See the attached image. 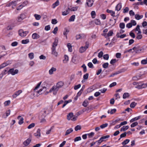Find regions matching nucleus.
Here are the masks:
<instances>
[{"mask_svg":"<svg viewBox=\"0 0 147 147\" xmlns=\"http://www.w3.org/2000/svg\"><path fill=\"white\" fill-rule=\"evenodd\" d=\"M58 42V39L57 38H55L54 42L53 44L52 48L51 53L55 57L58 56V53L56 51V47L57 45Z\"/></svg>","mask_w":147,"mask_h":147,"instance_id":"1","label":"nucleus"},{"mask_svg":"<svg viewBox=\"0 0 147 147\" xmlns=\"http://www.w3.org/2000/svg\"><path fill=\"white\" fill-rule=\"evenodd\" d=\"M47 90V88L45 86H43L39 90L35 91L34 93V94L36 96H38L40 95L41 94L44 93Z\"/></svg>","mask_w":147,"mask_h":147,"instance_id":"2","label":"nucleus"},{"mask_svg":"<svg viewBox=\"0 0 147 147\" xmlns=\"http://www.w3.org/2000/svg\"><path fill=\"white\" fill-rule=\"evenodd\" d=\"M89 46V43L88 42H86V45L85 47H81L79 49L80 53H82L84 52L88 48Z\"/></svg>","mask_w":147,"mask_h":147,"instance_id":"3","label":"nucleus"},{"mask_svg":"<svg viewBox=\"0 0 147 147\" xmlns=\"http://www.w3.org/2000/svg\"><path fill=\"white\" fill-rule=\"evenodd\" d=\"M67 119L68 120H71L72 121H74L76 120L77 117L74 116L73 113H69L67 115Z\"/></svg>","mask_w":147,"mask_h":147,"instance_id":"4","label":"nucleus"},{"mask_svg":"<svg viewBox=\"0 0 147 147\" xmlns=\"http://www.w3.org/2000/svg\"><path fill=\"white\" fill-rule=\"evenodd\" d=\"M140 47V45H137L133 48L132 49L135 51L136 53H139V51H142V50H144V49H143V47L142 49H139Z\"/></svg>","mask_w":147,"mask_h":147,"instance_id":"5","label":"nucleus"},{"mask_svg":"<svg viewBox=\"0 0 147 147\" xmlns=\"http://www.w3.org/2000/svg\"><path fill=\"white\" fill-rule=\"evenodd\" d=\"M58 90L59 89L57 88L56 86H54L50 89L49 92H53V94L55 95L56 94Z\"/></svg>","mask_w":147,"mask_h":147,"instance_id":"6","label":"nucleus"},{"mask_svg":"<svg viewBox=\"0 0 147 147\" xmlns=\"http://www.w3.org/2000/svg\"><path fill=\"white\" fill-rule=\"evenodd\" d=\"M28 33V31H24L22 30H20L19 31V35L22 37L26 36Z\"/></svg>","mask_w":147,"mask_h":147,"instance_id":"7","label":"nucleus"},{"mask_svg":"<svg viewBox=\"0 0 147 147\" xmlns=\"http://www.w3.org/2000/svg\"><path fill=\"white\" fill-rule=\"evenodd\" d=\"M22 92L21 90H19L16 92L14 94L12 95V97L13 98H16L18 96H19Z\"/></svg>","mask_w":147,"mask_h":147,"instance_id":"8","label":"nucleus"},{"mask_svg":"<svg viewBox=\"0 0 147 147\" xmlns=\"http://www.w3.org/2000/svg\"><path fill=\"white\" fill-rule=\"evenodd\" d=\"M9 72L13 75H14L18 73V69L14 70L13 69H9Z\"/></svg>","mask_w":147,"mask_h":147,"instance_id":"9","label":"nucleus"},{"mask_svg":"<svg viewBox=\"0 0 147 147\" xmlns=\"http://www.w3.org/2000/svg\"><path fill=\"white\" fill-rule=\"evenodd\" d=\"M64 83L62 81H59L57 83L56 85L55 86L58 89L61 88L64 85Z\"/></svg>","mask_w":147,"mask_h":147,"instance_id":"10","label":"nucleus"},{"mask_svg":"<svg viewBox=\"0 0 147 147\" xmlns=\"http://www.w3.org/2000/svg\"><path fill=\"white\" fill-rule=\"evenodd\" d=\"M31 141V139L29 138L24 141L23 142V144L25 146H27L29 145Z\"/></svg>","mask_w":147,"mask_h":147,"instance_id":"11","label":"nucleus"},{"mask_svg":"<svg viewBox=\"0 0 147 147\" xmlns=\"http://www.w3.org/2000/svg\"><path fill=\"white\" fill-rule=\"evenodd\" d=\"M94 0H87L86 4L89 7H91L93 5Z\"/></svg>","mask_w":147,"mask_h":147,"instance_id":"12","label":"nucleus"},{"mask_svg":"<svg viewBox=\"0 0 147 147\" xmlns=\"http://www.w3.org/2000/svg\"><path fill=\"white\" fill-rule=\"evenodd\" d=\"M34 135L37 138L40 137L41 136L40 130V129H38L36 132L34 134Z\"/></svg>","mask_w":147,"mask_h":147,"instance_id":"13","label":"nucleus"},{"mask_svg":"<svg viewBox=\"0 0 147 147\" xmlns=\"http://www.w3.org/2000/svg\"><path fill=\"white\" fill-rule=\"evenodd\" d=\"M56 68L54 67H52L51 69L49 70V74L50 75H52L53 74L54 72L56 71Z\"/></svg>","mask_w":147,"mask_h":147,"instance_id":"14","label":"nucleus"},{"mask_svg":"<svg viewBox=\"0 0 147 147\" xmlns=\"http://www.w3.org/2000/svg\"><path fill=\"white\" fill-rule=\"evenodd\" d=\"M40 37L39 35L36 33L33 34L32 35V38L33 39H37L39 38Z\"/></svg>","mask_w":147,"mask_h":147,"instance_id":"15","label":"nucleus"},{"mask_svg":"<svg viewBox=\"0 0 147 147\" xmlns=\"http://www.w3.org/2000/svg\"><path fill=\"white\" fill-rule=\"evenodd\" d=\"M25 18V15L24 14H22L20 15V16L18 17V21L19 22H20L24 19Z\"/></svg>","mask_w":147,"mask_h":147,"instance_id":"16","label":"nucleus"},{"mask_svg":"<svg viewBox=\"0 0 147 147\" xmlns=\"http://www.w3.org/2000/svg\"><path fill=\"white\" fill-rule=\"evenodd\" d=\"M126 70V69H122L120 70H119V71H117V72H116L115 73L113 74L112 75H111V76H114V75H117V74H119L121 73L124 72Z\"/></svg>","mask_w":147,"mask_h":147,"instance_id":"17","label":"nucleus"},{"mask_svg":"<svg viewBox=\"0 0 147 147\" xmlns=\"http://www.w3.org/2000/svg\"><path fill=\"white\" fill-rule=\"evenodd\" d=\"M11 113V110H8V111H7L5 114L6 115H5V114L3 115V117L6 118H7V117Z\"/></svg>","mask_w":147,"mask_h":147,"instance_id":"18","label":"nucleus"},{"mask_svg":"<svg viewBox=\"0 0 147 147\" xmlns=\"http://www.w3.org/2000/svg\"><path fill=\"white\" fill-rule=\"evenodd\" d=\"M116 22L115 20V19H110L109 22V24L111 26H113Z\"/></svg>","mask_w":147,"mask_h":147,"instance_id":"19","label":"nucleus"},{"mask_svg":"<svg viewBox=\"0 0 147 147\" xmlns=\"http://www.w3.org/2000/svg\"><path fill=\"white\" fill-rule=\"evenodd\" d=\"M18 119H19L18 122L19 124L21 125L24 123V119L22 117L20 116H19L18 117Z\"/></svg>","mask_w":147,"mask_h":147,"instance_id":"20","label":"nucleus"},{"mask_svg":"<svg viewBox=\"0 0 147 147\" xmlns=\"http://www.w3.org/2000/svg\"><path fill=\"white\" fill-rule=\"evenodd\" d=\"M122 7L121 3H119L115 7V10L119 11L121 9Z\"/></svg>","mask_w":147,"mask_h":147,"instance_id":"21","label":"nucleus"},{"mask_svg":"<svg viewBox=\"0 0 147 147\" xmlns=\"http://www.w3.org/2000/svg\"><path fill=\"white\" fill-rule=\"evenodd\" d=\"M109 137V135H107L101 137L98 141L101 143L104 141V139L108 138Z\"/></svg>","mask_w":147,"mask_h":147,"instance_id":"22","label":"nucleus"},{"mask_svg":"<svg viewBox=\"0 0 147 147\" xmlns=\"http://www.w3.org/2000/svg\"><path fill=\"white\" fill-rule=\"evenodd\" d=\"M116 36L117 38H122L125 37L126 36V35L125 34H123L120 35L119 33H117V34Z\"/></svg>","mask_w":147,"mask_h":147,"instance_id":"23","label":"nucleus"},{"mask_svg":"<svg viewBox=\"0 0 147 147\" xmlns=\"http://www.w3.org/2000/svg\"><path fill=\"white\" fill-rule=\"evenodd\" d=\"M27 3V1H25L23 3H22V4L19 5L17 8V9L18 10H19L21 9L23 7H24L25 6V5H24V3Z\"/></svg>","mask_w":147,"mask_h":147,"instance_id":"24","label":"nucleus"},{"mask_svg":"<svg viewBox=\"0 0 147 147\" xmlns=\"http://www.w3.org/2000/svg\"><path fill=\"white\" fill-rule=\"evenodd\" d=\"M64 59L63 60V63H66L69 60L68 57L66 55H65L64 56Z\"/></svg>","mask_w":147,"mask_h":147,"instance_id":"25","label":"nucleus"},{"mask_svg":"<svg viewBox=\"0 0 147 147\" xmlns=\"http://www.w3.org/2000/svg\"><path fill=\"white\" fill-rule=\"evenodd\" d=\"M83 34H78L76 36V40L82 39L84 38Z\"/></svg>","mask_w":147,"mask_h":147,"instance_id":"26","label":"nucleus"},{"mask_svg":"<svg viewBox=\"0 0 147 147\" xmlns=\"http://www.w3.org/2000/svg\"><path fill=\"white\" fill-rule=\"evenodd\" d=\"M73 131V129L72 128H70L67 130L66 131L65 135L67 136L68 134H70Z\"/></svg>","mask_w":147,"mask_h":147,"instance_id":"27","label":"nucleus"},{"mask_svg":"<svg viewBox=\"0 0 147 147\" xmlns=\"http://www.w3.org/2000/svg\"><path fill=\"white\" fill-rule=\"evenodd\" d=\"M129 126H124L121 128L120 131H124L126 130L129 128Z\"/></svg>","mask_w":147,"mask_h":147,"instance_id":"28","label":"nucleus"},{"mask_svg":"<svg viewBox=\"0 0 147 147\" xmlns=\"http://www.w3.org/2000/svg\"><path fill=\"white\" fill-rule=\"evenodd\" d=\"M67 46L68 49V51L70 52H71L72 51V47L71 44L69 43L67 44Z\"/></svg>","mask_w":147,"mask_h":147,"instance_id":"29","label":"nucleus"},{"mask_svg":"<svg viewBox=\"0 0 147 147\" xmlns=\"http://www.w3.org/2000/svg\"><path fill=\"white\" fill-rule=\"evenodd\" d=\"M59 4V2L58 0L56 1L54 3H53L52 7L53 8H55L56 7L58 6Z\"/></svg>","mask_w":147,"mask_h":147,"instance_id":"30","label":"nucleus"},{"mask_svg":"<svg viewBox=\"0 0 147 147\" xmlns=\"http://www.w3.org/2000/svg\"><path fill=\"white\" fill-rule=\"evenodd\" d=\"M107 13H110L112 16H115V12L114 11L108 9L107 10Z\"/></svg>","mask_w":147,"mask_h":147,"instance_id":"31","label":"nucleus"},{"mask_svg":"<svg viewBox=\"0 0 147 147\" xmlns=\"http://www.w3.org/2000/svg\"><path fill=\"white\" fill-rule=\"evenodd\" d=\"M137 105V103L135 102H132L130 105V107L131 108H134Z\"/></svg>","mask_w":147,"mask_h":147,"instance_id":"32","label":"nucleus"},{"mask_svg":"<svg viewBox=\"0 0 147 147\" xmlns=\"http://www.w3.org/2000/svg\"><path fill=\"white\" fill-rule=\"evenodd\" d=\"M95 23L97 25H99L101 24V22L100 20L98 19H96L94 21Z\"/></svg>","mask_w":147,"mask_h":147,"instance_id":"33","label":"nucleus"},{"mask_svg":"<svg viewBox=\"0 0 147 147\" xmlns=\"http://www.w3.org/2000/svg\"><path fill=\"white\" fill-rule=\"evenodd\" d=\"M88 104V102L87 100H85L84 101L82 105L84 107H86L87 106Z\"/></svg>","mask_w":147,"mask_h":147,"instance_id":"34","label":"nucleus"},{"mask_svg":"<svg viewBox=\"0 0 147 147\" xmlns=\"http://www.w3.org/2000/svg\"><path fill=\"white\" fill-rule=\"evenodd\" d=\"M34 16L35 17V19L37 20H39L41 18V16L40 15L36 14H34Z\"/></svg>","mask_w":147,"mask_h":147,"instance_id":"35","label":"nucleus"},{"mask_svg":"<svg viewBox=\"0 0 147 147\" xmlns=\"http://www.w3.org/2000/svg\"><path fill=\"white\" fill-rule=\"evenodd\" d=\"M72 101V100H66L64 102V104L63 105L62 107H64L66 105L69 103L70 102Z\"/></svg>","mask_w":147,"mask_h":147,"instance_id":"36","label":"nucleus"},{"mask_svg":"<svg viewBox=\"0 0 147 147\" xmlns=\"http://www.w3.org/2000/svg\"><path fill=\"white\" fill-rule=\"evenodd\" d=\"M29 42V40L28 39H26L23 40L22 41V44H25L28 43Z\"/></svg>","mask_w":147,"mask_h":147,"instance_id":"37","label":"nucleus"},{"mask_svg":"<svg viewBox=\"0 0 147 147\" xmlns=\"http://www.w3.org/2000/svg\"><path fill=\"white\" fill-rule=\"evenodd\" d=\"M139 119H140L139 117H135L131 119L130 121V122L131 123H132V122H133L134 121H136L137 120H138Z\"/></svg>","mask_w":147,"mask_h":147,"instance_id":"38","label":"nucleus"},{"mask_svg":"<svg viewBox=\"0 0 147 147\" xmlns=\"http://www.w3.org/2000/svg\"><path fill=\"white\" fill-rule=\"evenodd\" d=\"M129 96V95L128 93H125L123 94V98L125 99L127 98Z\"/></svg>","mask_w":147,"mask_h":147,"instance_id":"39","label":"nucleus"},{"mask_svg":"<svg viewBox=\"0 0 147 147\" xmlns=\"http://www.w3.org/2000/svg\"><path fill=\"white\" fill-rule=\"evenodd\" d=\"M142 16H140L138 14H136L135 15V18L137 20H139L142 18Z\"/></svg>","mask_w":147,"mask_h":147,"instance_id":"40","label":"nucleus"},{"mask_svg":"<svg viewBox=\"0 0 147 147\" xmlns=\"http://www.w3.org/2000/svg\"><path fill=\"white\" fill-rule=\"evenodd\" d=\"M91 15L92 18H95L96 14L94 11H92L91 13Z\"/></svg>","mask_w":147,"mask_h":147,"instance_id":"41","label":"nucleus"},{"mask_svg":"<svg viewBox=\"0 0 147 147\" xmlns=\"http://www.w3.org/2000/svg\"><path fill=\"white\" fill-rule=\"evenodd\" d=\"M75 18V16L74 15H73L70 17V18L69 20V22L74 21V20Z\"/></svg>","mask_w":147,"mask_h":147,"instance_id":"42","label":"nucleus"},{"mask_svg":"<svg viewBox=\"0 0 147 147\" xmlns=\"http://www.w3.org/2000/svg\"><path fill=\"white\" fill-rule=\"evenodd\" d=\"M69 32V30L67 29H65V30L63 32V34L65 36L66 38H67V35Z\"/></svg>","mask_w":147,"mask_h":147,"instance_id":"43","label":"nucleus"},{"mask_svg":"<svg viewBox=\"0 0 147 147\" xmlns=\"http://www.w3.org/2000/svg\"><path fill=\"white\" fill-rule=\"evenodd\" d=\"M136 88H138V89H141L142 88V84H140V83H138V84L137 86H136Z\"/></svg>","mask_w":147,"mask_h":147,"instance_id":"44","label":"nucleus"},{"mask_svg":"<svg viewBox=\"0 0 147 147\" xmlns=\"http://www.w3.org/2000/svg\"><path fill=\"white\" fill-rule=\"evenodd\" d=\"M28 56L30 59H32L34 58V53H29L28 54Z\"/></svg>","mask_w":147,"mask_h":147,"instance_id":"45","label":"nucleus"},{"mask_svg":"<svg viewBox=\"0 0 147 147\" xmlns=\"http://www.w3.org/2000/svg\"><path fill=\"white\" fill-rule=\"evenodd\" d=\"M137 36H136V38L139 40L142 38V36L140 34V33H137Z\"/></svg>","mask_w":147,"mask_h":147,"instance_id":"46","label":"nucleus"},{"mask_svg":"<svg viewBox=\"0 0 147 147\" xmlns=\"http://www.w3.org/2000/svg\"><path fill=\"white\" fill-rule=\"evenodd\" d=\"M136 31H138V33H141V31H140V26L139 25H138L137 26L136 28Z\"/></svg>","mask_w":147,"mask_h":147,"instance_id":"47","label":"nucleus"},{"mask_svg":"<svg viewBox=\"0 0 147 147\" xmlns=\"http://www.w3.org/2000/svg\"><path fill=\"white\" fill-rule=\"evenodd\" d=\"M138 124V123L137 122H135L133 123L131 125V127H133L135 126H137Z\"/></svg>","mask_w":147,"mask_h":147,"instance_id":"48","label":"nucleus"},{"mask_svg":"<svg viewBox=\"0 0 147 147\" xmlns=\"http://www.w3.org/2000/svg\"><path fill=\"white\" fill-rule=\"evenodd\" d=\"M81 129V127L80 125H77L75 127V130L76 131H77L79 130H80Z\"/></svg>","mask_w":147,"mask_h":147,"instance_id":"49","label":"nucleus"},{"mask_svg":"<svg viewBox=\"0 0 147 147\" xmlns=\"http://www.w3.org/2000/svg\"><path fill=\"white\" fill-rule=\"evenodd\" d=\"M94 133L92 132L89 134H87V135L88 136L89 138H91L94 136Z\"/></svg>","mask_w":147,"mask_h":147,"instance_id":"50","label":"nucleus"},{"mask_svg":"<svg viewBox=\"0 0 147 147\" xmlns=\"http://www.w3.org/2000/svg\"><path fill=\"white\" fill-rule=\"evenodd\" d=\"M109 65V63H106L103 64L102 67L104 68H107Z\"/></svg>","mask_w":147,"mask_h":147,"instance_id":"51","label":"nucleus"},{"mask_svg":"<svg viewBox=\"0 0 147 147\" xmlns=\"http://www.w3.org/2000/svg\"><path fill=\"white\" fill-rule=\"evenodd\" d=\"M10 103V101L9 100H7L4 102V105L5 106L9 105Z\"/></svg>","mask_w":147,"mask_h":147,"instance_id":"52","label":"nucleus"},{"mask_svg":"<svg viewBox=\"0 0 147 147\" xmlns=\"http://www.w3.org/2000/svg\"><path fill=\"white\" fill-rule=\"evenodd\" d=\"M108 125V124L107 123H105L101 125L100 126V127L102 128L103 129L105 127H106Z\"/></svg>","mask_w":147,"mask_h":147,"instance_id":"53","label":"nucleus"},{"mask_svg":"<svg viewBox=\"0 0 147 147\" xmlns=\"http://www.w3.org/2000/svg\"><path fill=\"white\" fill-rule=\"evenodd\" d=\"M7 65V64L6 63H4L0 65V69H1L5 67Z\"/></svg>","mask_w":147,"mask_h":147,"instance_id":"54","label":"nucleus"},{"mask_svg":"<svg viewBox=\"0 0 147 147\" xmlns=\"http://www.w3.org/2000/svg\"><path fill=\"white\" fill-rule=\"evenodd\" d=\"M116 111V109H112L111 111L110 112L109 111H108V113H110L111 114H113L114 113H115V112Z\"/></svg>","mask_w":147,"mask_h":147,"instance_id":"55","label":"nucleus"},{"mask_svg":"<svg viewBox=\"0 0 147 147\" xmlns=\"http://www.w3.org/2000/svg\"><path fill=\"white\" fill-rule=\"evenodd\" d=\"M35 126V124L34 123H32L28 127V129H30L34 127Z\"/></svg>","mask_w":147,"mask_h":147,"instance_id":"56","label":"nucleus"},{"mask_svg":"<svg viewBox=\"0 0 147 147\" xmlns=\"http://www.w3.org/2000/svg\"><path fill=\"white\" fill-rule=\"evenodd\" d=\"M81 140V137L80 136L77 137L74 140V141L75 142L80 140Z\"/></svg>","mask_w":147,"mask_h":147,"instance_id":"57","label":"nucleus"},{"mask_svg":"<svg viewBox=\"0 0 147 147\" xmlns=\"http://www.w3.org/2000/svg\"><path fill=\"white\" fill-rule=\"evenodd\" d=\"M51 23L53 24H55L57 23V21L55 19H53L51 20Z\"/></svg>","mask_w":147,"mask_h":147,"instance_id":"58","label":"nucleus"},{"mask_svg":"<svg viewBox=\"0 0 147 147\" xmlns=\"http://www.w3.org/2000/svg\"><path fill=\"white\" fill-rule=\"evenodd\" d=\"M103 57L104 59L105 60H108L109 58V55L107 54L103 56Z\"/></svg>","mask_w":147,"mask_h":147,"instance_id":"59","label":"nucleus"},{"mask_svg":"<svg viewBox=\"0 0 147 147\" xmlns=\"http://www.w3.org/2000/svg\"><path fill=\"white\" fill-rule=\"evenodd\" d=\"M58 27H56L54 29V30L53 31V33L54 34H55L57 33V32L58 31Z\"/></svg>","mask_w":147,"mask_h":147,"instance_id":"60","label":"nucleus"},{"mask_svg":"<svg viewBox=\"0 0 147 147\" xmlns=\"http://www.w3.org/2000/svg\"><path fill=\"white\" fill-rule=\"evenodd\" d=\"M141 63L142 64L145 65L147 63V60L146 59H143L142 60Z\"/></svg>","mask_w":147,"mask_h":147,"instance_id":"61","label":"nucleus"},{"mask_svg":"<svg viewBox=\"0 0 147 147\" xmlns=\"http://www.w3.org/2000/svg\"><path fill=\"white\" fill-rule=\"evenodd\" d=\"M113 34V31L112 30H110L109 32H108V34H107V36H112Z\"/></svg>","mask_w":147,"mask_h":147,"instance_id":"62","label":"nucleus"},{"mask_svg":"<svg viewBox=\"0 0 147 147\" xmlns=\"http://www.w3.org/2000/svg\"><path fill=\"white\" fill-rule=\"evenodd\" d=\"M119 26L121 28L123 29L125 28V25L123 23H120Z\"/></svg>","mask_w":147,"mask_h":147,"instance_id":"63","label":"nucleus"},{"mask_svg":"<svg viewBox=\"0 0 147 147\" xmlns=\"http://www.w3.org/2000/svg\"><path fill=\"white\" fill-rule=\"evenodd\" d=\"M78 7H74L71 8V9H68L70 10L71 11H76L78 9Z\"/></svg>","mask_w":147,"mask_h":147,"instance_id":"64","label":"nucleus"}]
</instances>
